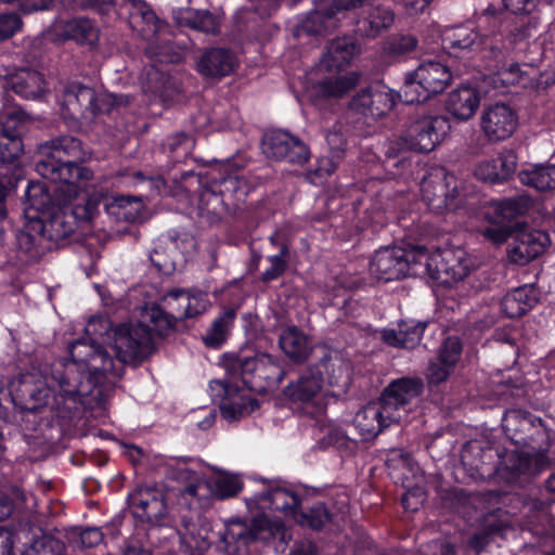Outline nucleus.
Masks as SVG:
<instances>
[{
  "instance_id": "nucleus-1",
  "label": "nucleus",
  "mask_w": 555,
  "mask_h": 555,
  "mask_svg": "<svg viewBox=\"0 0 555 555\" xmlns=\"http://www.w3.org/2000/svg\"><path fill=\"white\" fill-rule=\"evenodd\" d=\"M152 328L147 324H121L111 327L105 318H91L83 336L68 346L70 359L57 360L50 375L35 382L23 377V387L34 400L30 409L49 405L60 409L66 401L78 402L96 385L113 383L124 372V364L142 361L151 351Z\"/></svg>"
},
{
  "instance_id": "nucleus-2",
  "label": "nucleus",
  "mask_w": 555,
  "mask_h": 555,
  "mask_svg": "<svg viewBox=\"0 0 555 555\" xmlns=\"http://www.w3.org/2000/svg\"><path fill=\"white\" fill-rule=\"evenodd\" d=\"M26 197L25 222L17 234V244L31 258H38L50 248L46 243H57L74 232L63 209L73 199L65 202L57 186L51 190L39 181L28 184Z\"/></svg>"
},
{
  "instance_id": "nucleus-3",
  "label": "nucleus",
  "mask_w": 555,
  "mask_h": 555,
  "mask_svg": "<svg viewBox=\"0 0 555 555\" xmlns=\"http://www.w3.org/2000/svg\"><path fill=\"white\" fill-rule=\"evenodd\" d=\"M40 159L37 172L46 180L57 184L64 201L76 199L93 179V172L77 162L87 160L90 155L82 149L80 140L61 137L50 140L39 149Z\"/></svg>"
},
{
  "instance_id": "nucleus-4",
  "label": "nucleus",
  "mask_w": 555,
  "mask_h": 555,
  "mask_svg": "<svg viewBox=\"0 0 555 555\" xmlns=\"http://www.w3.org/2000/svg\"><path fill=\"white\" fill-rule=\"evenodd\" d=\"M301 504L298 491L281 482H270L266 490L246 500V506L253 515L251 528L248 530L242 522L235 521L229 525L223 534L224 543L230 546L232 543L238 545L229 550L236 552L240 545H247L251 540L263 539V532L273 534L280 529L281 521H271L270 512H283L286 516L297 518V509Z\"/></svg>"
},
{
  "instance_id": "nucleus-5",
  "label": "nucleus",
  "mask_w": 555,
  "mask_h": 555,
  "mask_svg": "<svg viewBox=\"0 0 555 555\" xmlns=\"http://www.w3.org/2000/svg\"><path fill=\"white\" fill-rule=\"evenodd\" d=\"M423 389L420 378L404 377L392 382L382 397L360 409L353 425L363 439L375 438L387 427L404 421L411 410V402Z\"/></svg>"
},
{
  "instance_id": "nucleus-6",
  "label": "nucleus",
  "mask_w": 555,
  "mask_h": 555,
  "mask_svg": "<svg viewBox=\"0 0 555 555\" xmlns=\"http://www.w3.org/2000/svg\"><path fill=\"white\" fill-rule=\"evenodd\" d=\"M129 24L147 41L146 53L150 59H156L160 63H177L182 60L183 49L172 44L168 26L157 18L145 2L137 1L132 4Z\"/></svg>"
},
{
  "instance_id": "nucleus-7",
  "label": "nucleus",
  "mask_w": 555,
  "mask_h": 555,
  "mask_svg": "<svg viewBox=\"0 0 555 555\" xmlns=\"http://www.w3.org/2000/svg\"><path fill=\"white\" fill-rule=\"evenodd\" d=\"M120 102L121 96L96 93L91 87L70 82L64 87L60 103L65 117L91 121L98 115L109 113Z\"/></svg>"
},
{
  "instance_id": "nucleus-8",
  "label": "nucleus",
  "mask_w": 555,
  "mask_h": 555,
  "mask_svg": "<svg viewBox=\"0 0 555 555\" xmlns=\"http://www.w3.org/2000/svg\"><path fill=\"white\" fill-rule=\"evenodd\" d=\"M422 257L424 247L403 249L398 246H387L375 251L371 262V274L383 282L399 280L409 275H423Z\"/></svg>"
},
{
  "instance_id": "nucleus-9",
  "label": "nucleus",
  "mask_w": 555,
  "mask_h": 555,
  "mask_svg": "<svg viewBox=\"0 0 555 555\" xmlns=\"http://www.w3.org/2000/svg\"><path fill=\"white\" fill-rule=\"evenodd\" d=\"M452 81L448 65L440 61L422 62L405 75L402 93L406 103H421L441 93Z\"/></svg>"
},
{
  "instance_id": "nucleus-10",
  "label": "nucleus",
  "mask_w": 555,
  "mask_h": 555,
  "mask_svg": "<svg viewBox=\"0 0 555 555\" xmlns=\"http://www.w3.org/2000/svg\"><path fill=\"white\" fill-rule=\"evenodd\" d=\"M423 275L442 285H451L466 278L473 268L468 254L461 247H448L429 253L424 248Z\"/></svg>"
},
{
  "instance_id": "nucleus-11",
  "label": "nucleus",
  "mask_w": 555,
  "mask_h": 555,
  "mask_svg": "<svg viewBox=\"0 0 555 555\" xmlns=\"http://www.w3.org/2000/svg\"><path fill=\"white\" fill-rule=\"evenodd\" d=\"M421 193L428 207L437 212L459 209L466 199L457 191L456 178L443 168L435 169L421 182Z\"/></svg>"
},
{
  "instance_id": "nucleus-12",
  "label": "nucleus",
  "mask_w": 555,
  "mask_h": 555,
  "mask_svg": "<svg viewBox=\"0 0 555 555\" xmlns=\"http://www.w3.org/2000/svg\"><path fill=\"white\" fill-rule=\"evenodd\" d=\"M285 395L293 401L304 404L307 415L324 412L330 390L322 377V366L313 365L305 370L295 383L286 387Z\"/></svg>"
},
{
  "instance_id": "nucleus-13",
  "label": "nucleus",
  "mask_w": 555,
  "mask_h": 555,
  "mask_svg": "<svg viewBox=\"0 0 555 555\" xmlns=\"http://www.w3.org/2000/svg\"><path fill=\"white\" fill-rule=\"evenodd\" d=\"M387 465L393 472H398V478L406 489L402 496L403 507L411 512L417 511L425 500L424 477L421 468L411 455L401 449H393L389 452Z\"/></svg>"
},
{
  "instance_id": "nucleus-14",
  "label": "nucleus",
  "mask_w": 555,
  "mask_h": 555,
  "mask_svg": "<svg viewBox=\"0 0 555 555\" xmlns=\"http://www.w3.org/2000/svg\"><path fill=\"white\" fill-rule=\"evenodd\" d=\"M233 369L241 375L245 386L254 390L262 388L261 385H257V379L264 380L268 386H276L285 377L280 361L264 352L253 357H237L233 362Z\"/></svg>"
},
{
  "instance_id": "nucleus-15",
  "label": "nucleus",
  "mask_w": 555,
  "mask_h": 555,
  "mask_svg": "<svg viewBox=\"0 0 555 555\" xmlns=\"http://www.w3.org/2000/svg\"><path fill=\"white\" fill-rule=\"evenodd\" d=\"M359 74L349 72H318L309 74V86L306 88V96L313 102L325 99H338L348 93L359 82Z\"/></svg>"
},
{
  "instance_id": "nucleus-16",
  "label": "nucleus",
  "mask_w": 555,
  "mask_h": 555,
  "mask_svg": "<svg viewBox=\"0 0 555 555\" xmlns=\"http://www.w3.org/2000/svg\"><path fill=\"white\" fill-rule=\"evenodd\" d=\"M222 189L220 194L212 190L202 192L198 203L199 215L206 217L210 221L219 219L222 214L229 210L225 198L232 196L238 201L247 195V185L245 180L240 177H227L221 182Z\"/></svg>"
},
{
  "instance_id": "nucleus-17",
  "label": "nucleus",
  "mask_w": 555,
  "mask_h": 555,
  "mask_svg": "<svg viewBox=\"0 0 555 555\" xmlns=\"http://www.w3.org/2000/svg\"><path fill=\"white\" fill-rule=\"evenodd\" d=\"M517 124L516 112L503 103L485 107L479 117L480 131L489 142L508 139L515 132Z\"/></svg>"
},
{
  "instance_id": "nucleus-18",
  "label": "nucleus",
  "mask_w": 555,
  "mask_h": 555,
  "mask_svg": "<svg viewBox=\"0 0 555 555\" xmlns=\"http://www.w3.org/2000/svg\"><path fill=\"white\" fill-rule=\"evenodd\" d=\"M262 151L278 160L302 165L310 156L307 145L297 137L283 130H273L263 137Z\"/></svg>"
},
{
  "instance_id": "nucleus-19",
  "label": "nucleus",
  "mask_w": 555,
  "mask_h": 555,
  "mask_svg": "<svg viewBox=\"0 0 555 555\" xmlns=\"http://www.w3.org/2000/svg\"><path fill=\"white\" fill-rule=\"evenodd\" d=\"M209 388L214 400H220L221 415L228 422H235L250 414L258 406L257 401L246 391H240L221 380L211 382Z\"/></svg>"
},
{
  "instance_id": "nucleus-20",
  "label": "nucleus",
  "mask_w": 555,
  "mask_h": 555,
  "mask_svg": "<svg viewBox=\"0 0 555 555\" xmlns=\"http://www.w3.org/2000/svg\"><path fill=\"white\" fill-rule=\"evenodd\" d=\"M132 515L149 524L159 522L167 514L165 494L154 487H140L128 495Z\"/></svg>"
},
{
  "instance_id": "nucleus-21",
  "label": "nucleus",
  "mask_w": 555,
  "mask_h": 555,
  "mask_svg": "<svg viewBox=\"0 0 555 555\" xmlns=\"http://www.w3.org/2000/svg\"><path fill=\"white\" fill-rule=\"evenodd\" d=\"M449 130L448 120L441 116L423 117L408 130L405 144L417 152H430Z\"/></svg>"
},
{
  "instance_id": "nucleus-22",
  "label": "nucleus",
  "mask_w": 555,
  "mask_h": 555,
  "mask_svg": "<svg viewBox=\"0 0 555 555\" xmlns=\"http://www.w3.org/2000/svg\"><path fill=\"white\" fill-rule=\"evenodd\" d=\"M50 31L57 40H73L78 44L96 47L100 40V28L86 16L57 18L51 25Z\"/></svg>"
},
{
  "instance_id": "nucleus-23",
  "label": "nucleus",
  "mask_w": 555,
  "mask_h": 555,
  "mask_svg": "<svg viewBox=\"0 0 555 555\" xmlns=\"http://www.w3.org/2000/svg\"><path fill=\"white\" fill-rule=\"evenodd\" d=\"M156 466L162 468L164 473L171 479L189 482L185 493L191 496H197L199 489L203 488L201 482L202 472L199 463L191 457L182 456H165L155 457Z\"/></svg>"
},
{
  "instance_id": "nucleus-24",
  "label": "nucleus",
  "mask_w": 555,
  "mask_h": 555,
  "mask_svg": "<svg viewBox=\"0 0 555 555\" xmlns=\"http://www.w3.org/2000/svg\"><path fill=\"white\" fill-rule=\"evenodd\" d=\"M480 215L489 223L481 230L482 235L493 244H503L511 235V210L503 202H489Z\"/></svg>"
},
{
  "instance_id": "nucleus-25",
  "label": "nucleus",
  "mask_w": 555,
  "mask_h": 555,
  "mask_svg": "<svg viewBox=\"0 0 555 555\" xmlns=\"http://www.w3.org/2000/svg\"><path fill=\"white\" fill-rule=\"evenodd\" d=\"M551 240L544 231L521 229L516 233L514 245L508 250L509 259L526 263L540 256L550 245Z\"/></svg>"
},
{
  "instance_id": "nucleus-26",
  "label": "nucleus",
  "mask_w": 555,
  "mask_h": 555,
  "mask_svg": "<svg viewBox=\"0 0 555 555\" xmlns=\"http://www.w3.org/2000/svg\"><path fill=\"white\" fill-rule=\"evenodd\" d=\"M370 0H330V7L325 8L323 3L318 4L305 22V29L311 34H323L331 28L336 27L335 16L356 7H361Z\"/></svg>"
},
{
  "instance_id": "nucleus-27",
  "label": "nucleus",
  "mask_w": 555,
  "mask_h": 555,
  "mask_svg": "<svg viewBox=\"0 0 555 555\" xmlns=\"http://www.w3.org/2000/svg\"><path fill=\"white\" fill-rule=\"evenodd\" d=\"M481 102L480 91L469 85H461L451 90L446 99L447 112L459 121L469 120Z\"/></svg>"
},
{
  "instance_id": "nucleus-28",
  "label": "nucleus",
  "mask_w": 555,
  "mask_h": 555,
  "mask_svg": "<svg viewBox=\"0 0 555 555\" xmlns=\"http://www.w3.org/2000/svg\"><path fill=\"white\" fill-rule=\"evenodd\" d=\"M358 52V47L352 38H337L330 43L315 69L318 72L340 73L346 66L350 65Z\"/></svg>"
},
{
  "instance_id": "nucleus-29",
  "label": "nucleus",
  "mask_w": 555,
  "mask_h": 555,
  "mask_svg": "<svg viewBox=\"0 0 555 555\" xmlns=\"http://www.w3.org/2000/svg\"><path fill=\"white\" fill-rule=\"evenodd\" d=\"M516 167L517 157L514 151L503 149L495 157L480 162L475 169V175L483 181L495 183L508 179Z\"/></svg>"
},
{
  "instance_id": "nucleus-30",
  "label": "nucleus",
  "mask_w": 555,
  "mask_h": 555,
  "mask_svg": "<svg viewBox=\"0 0 555 555\" xmlns=\"http://www.w3.org/2000/svg\"><path fill=\"white\" fill-rule=\"evenodd\" d=\"M165 304L171 309L176 319L192 318L205 312L209 301L204 293H188L184 291H172L165 297Z\"/></svg>"
},
{
  "instance_id": "nucleus-31",
  "label": "nucleus",
  "mask_w": 555,
  "mask_h": 555,
  "mask_svg": "<svg viewBox=\"0 0 555 555\" xmlns=\"http://www.w3.org/2000/svg\"><path fill=\"white\" fill-rule=\"evenodd\" d=\"M461 350L456 337H448L444 340L436 361L429 364L427 377L430 383L439 384L449 377L460 359Z\"/></svg>"
},
{
  "instance_id": "nucleus-32",
  "label": "nucleus",
  "mask_w": 555,
  "mask_h": 555,
  "mask_svg": "<svg viewBox=\"0 0 555 555\" xmlns=\"http://www.w3.org/2000/svg\"><path fill=\"white\" fill-rule=\"evenodd\" d=\"M236 65L235 56L225 49H211L203 54L197 70L206 77H223L231 74Z\"/></svg>"
},
{
  "instance_id": "nucleus-33",
  "label": "nucleus",
  "mask_w": 555,
  "mask_h": 555,
  "mask_svg": "<svg viewBox=\"0 0 555 555\" xmlns=\"http://www.w3.org/2000/svg\"><path fill=\"white\" fill-rule=\"evenodd\" d=\"M279 345L283 352L295 362L305 361L312 351L308 336L295 325L283 328L279 336Z\"/></svg>"
},
{
  "instance_id": "nucleus-34",
  "label": "nucleus",
  "mask_w": 555,
  "mask_h": 555,
  "mask_svg": "<svg viewBox=\"0 0 555 555\" xmlns=\"http://www.w3.org/2000/svg\"><path fill=\"white\" fill-rule=\"evenodd\" d=\"M539 296L534 286L524 285L507 293L501 302L503 312L508 318H519L538 302Z\"/></svg>"
},
{
  "instance_id": "nucleus-35",
  "label": "nucleus",
  "mask_w": 555,
  "mask_h": 555,
  "mask_svg": "<svg viewBox=\"0 0 555 555\" xmlns=\"http://www.w3.org/2000/svg\"><path fill=\"white\" fill-rule=\"evenodd\" d=\"M315 365L322 366V374L327 375L325 386L330 390V396H338L347 390L350 384V372L348 364L341 359L327 357Z\"/></svg>"
},
{
  "instance_id": "nucleus-36",
  "label": "nucleus",
  "mask_w": 555,
  "mask_h": 555,
  "mask_svg": "<svg viewBox=\"0 0 555 555\" xmlns=\"http://www.w3.org/2000/svg\"><path fill=\"white\" fill-rule=\"evenodd\" d=\"M424 331L425 324L421 322H402L398 330H384L382 338L388 345L411 349L420 343Z\"/></svg>"
},
{
  "instance_id": "nucleus-37",
  "label": "nucleus",
  "mask_w": 555,
  "mask_h": 555,
  "mask_svg": "<svg viewBox=\"0 0 555 555\" xmlns=\"http://www.w3.org/2000/svg\"><path fill=\"white\" fill-rule=\"evenodd\" d=\"M309 416L314 420L312 424L313 438L321 448L341 447L346 443L347 435L345 430L339 425L328 422L324 412Z\"/></svg>"
},
{
  "instance_id": "nucleus-38",
  "label": "nucleus",
  "mask_w": 555,
  "mask_h": 555,
  "mask_svg": "<svg viewBox=\"0 0 555 555\" xmlns=\"http://www.w3.org/2000/svg\"><path fill=\"white\" fill-rule=\"evenodd\" d=\"M10 87L16 93L26 99H37L44 90L42 75L31 69H20L10 78Z\"/></svg>"
},
{
  "instance_id": "nucleus-39",
  "label": "nucleus",
  "mask_w": 555,
  "mask_h": 555,
  "mask_svg": "<svg viewBox=\"0 0 555 555\" xmlns=\"http://www.w3.org/2000/svg\"><path fill=\"white\" fill-rule=\"evenodd\" d=\"M175 21L180 26L190 27L207 34L219 30V20L206 10L181 9L175 12Z\"/></svg>"
},
{
  "instance_id": "nucleus-40",
  "label": "nucleus",
  "mask_w": 555,
  "mask_h": 555,
  "mask_svg": "<svg viewBox=\"0 0 555 555\" xmlns=\"http://www.w3.org/2000/svg\"><path fill=\"white\" fill-rule=\"evenodd\" d=\"M181 542L194 553L201 555L206 552L211 544L209 529L194 521H184L183 530L180 531Z\"/></svg>"
},
{
  "instance_id": "nucleus-41",
  "label": "nucleus",
  "mask_w": 555,
  "mask_h": 555,
  "mask_svg": "<svg viewBox=\"0 0 555 555\" xmlns=\"http://www.w3.org/2000/svg\"><path fill=\"white\" fill-rule=\"evenodd\" d=\"M520 182L541 192L555 190V164L537 165L519 173Z\"/></svg>"
},
{
  "instance_id": "nucleus-42",
  "label": "nucleus",
  "mask_w": 555,
  "mask_h": 555,
  "mask_svg": "<svg viewBox=\"0 0 555 555\" xmlns=\"http://www.w3.org/2000/svg\"><path fill=\"white\" fill-rule=\"evenodd\" d=\"M395 22V13L385 7H374L359 21L360 30L366 36L374 37L388 29Z\"/></svg>"
},
{
  "instance_id": "nucleus-43",
  "label": "nucleus",
  "mask_w": 555,
  "mask_h": 555,
  "mask_svg": "<svg viewBox=\"0 0 555 555\" xmlns=\"http://www.w3.org/2000/svg\"><path fill=\"white\" fill-rule=\"evenodd\" d=\"M234 318L235 312L231 309L225 310L217 318L204 338L206 345L209 347H218L221 345L230 332Z\"/></svg>"
},
{
  "instance_id": "nucleus-44",
  "label": "nucleus",
  "mask_w": 555,
  "mask_h": 555,
  "mask_svg": "<svg viewBox=\"0 0 555 555\" xmlns=\"http://www.w3.org/2000/svg\"><path fill=\"white\" fill-rule=\"evenodd\" d=\"M242 488L240 476L228 472H221L211 483L212 494L220 500L236 495Z\"/></svg>"
},
{
  "instance_id": "nucleus-45",
  "label": "nucleus",
  "mask_w": 555,
  "mask_h": 555,
  "mask_svg": "<svg viewBox=\"0 0 555 555\" xmlns=\"http://www.w3.org/2000/svg\"><path fill=\"white\" fill-rule=\"evenodd\" d=\"M400 98V94L395 90L388 88L384 85H375L373 86V107H372V116L379 117L389 112L397 100Z\"/></svg>"
},
{
  "instance_id": "nucleus-46",
  "label": "nucleus",
  "mask_w": 555,
  "mask_h": 555,
  "mask_svg": "<svg viewBox=\"0 0 555 555\" xmlns=\"http://www.w3.org/2000/svg\"><path fill=\"white\" fill-rule=\"evenodd\" d=\"M25 120V114L17 107H5L0 112V134L2 137L20 138V129Z\"/></svg>"
},
{
  "instance_id": "nucleus-47",
  "label": "nucleus",
  "mask_w": 555,
  "mask_h": 555,
  "mask_svg": "<svg viewBox=\"0 0 555 555\" xmlns=\"http://www.w3.org/2000/svg\"><path fill=\"white\" fill-rule=\"evenodd\" d=\"M301 526H307L312 529H320L330 520V514L322 503L311 507L308 513H298L297 518H294Z\"/></svg>"
},
{
  "instance_id": "nucleus-48",
  "label": "nucleus",
  "mask_w": 555,
  "mask_h": 555,
  "mask_svg": "<svg viewBox=\"0 0 555 555\" xmlns=\"http://www.w3.org/2000/svg\"><path fill=\"white\" fill-rule=\"evenodd\" d=\"M176 247V242L168 240L166 244V250L162 249V246H156L153 254L150 256L151 261L159 271L164 273H170L176 269V262L171 256Z\"/></svg>"
},
{
  "instance_id": "nucleus-49",
  "label": "nucleus",
  "mask_w": 555,
  "mask_h": 555,
  "mask_svg": "<svg viewBox=\"0 0 555 555\" xmlns=\"http://www.w3.org/2000/svg\"><path fill=\"white\" fill-rule=\"evenodd\" d=\"M287 255L288 249L286 246H283L279 254L268 257L270 268L262 273V281L269 282L275 280L284 273L287 267Z\"/></svg>"
},
{
  "instance_id": "nucleus-50",
  "label": "nucleus",
  "mask_w": 555,
  "mask_h": 555,
  "mask_svg": "<svg viewBox=\"0 0 555 555\" xmlns=\"http://www.w3.org/2000/svg\"><path fill=\"white\" fill-rule=\"evenodd\" d=\"M21 138L2 137L0 134V164L11 163L23 153Z\"/></svg>"
},
{
  "instance_id": "nucleus-51",
  "label": "nucleus",
  "mask_w": 555,
  "mask_h": 555,
  "mask_svg": "<svg viewBox=\"0 0 555 555\" xmlns=\"http://www.w3.org/2000/svg\"><path fill=\"white\" fill-rule=\"evenodd\" d=\"M22 27V21L15 13H4L0 15V41L5 40L16 34Z\"/></svg>"
},
{
  "instance_id": "nucleus-52",
  "label": "nucleus",
  "mask_w": 555,
  "mask_h": 555,
  "mask_svg": "<svg viewBox=\"0 0 555 555\" xmlns=\"http://www.w3.org/2000/svg\"><path fill=\"white\" fill-rule=\"evenodd\" d=\"M373 86L361 90L351 101L350 107L363 115L372 116Z\"/></svg>"
},
{
  "instance_id": "nucleus-53",
  "label": "nucleus",
  "mask_w": 555,
  "mask_h": 555,
  "mask_svg": "<svg viewBox=\"0 0 555 555\" xmlns=\"http://www.w3.org/2000/svg\"><path fill=\"white\" fill-rule=\"evenodd\" d=\"M496 77L504 86L516 85L524 82L525 72L521 70L518 64H511L502 68Z\"/></svg>"
},
{
  "instance_id": "nucleus-54",
  "label": "nucleus",
  "mask_w": 555,
  "mask_h": 555,
  "mask_svg": "<svg viewBox=\"0 0 555 555\" xmlns=\"http://www.w3.org/2000/svg\"><path fill=\"white\" fill-rule=\"evenodd\" d=\"M417 46V40L411 35H403L395 38L390 43V50L395 54H403L414 50Z\"/></svg>"
},
{
  "instance_id": "nucleus-55",
  "label": "nucleus",
  "mask_w": 555,
  "mask_h": 555,
  "mask_svg": "<svg viewBox=\"0 0 555 555\" xmlns=\"http://www.w3.org/2000/svg\"><path fill=\"white\" fill-rule=\"evenodd\" d=\"M504 7L514 14H529L538 3V0H502Z\"/></svg>"
},
{
  "instance_id": "nucleus-56",
  "label": "nucleus",
  "mask_w": 555,
  "mask_h": 555,
  "mask_svg": "<svg viewBox=\"0 0 555 555\" xmlns=\"http://www.w3.org/2000/svg\"><path fill=\"white\" fill-rule=\"evenodd\" d=\"M125 205H128V197L125 196L106 198L104 203L106 212L118 221L121 219Z\"/></svg>"
},
{
  "instance_id": "nucleus-57",
  "label": "nucleus",
  "mask_w": 555,
  "mask_h": 555,
  "mask_svg": "<svg viewBox=\"0 0 555 555\" xmlns=\"http://www.w3.org/2000/svg\"><path fill=\"white\" fill-rule=\"evenodd\" d=\"M142 204L139 199L128 197V205H125L120 221L134 222L141 216Z\"/></svg>"
},
{
  "instance_id": "nucleus-58",
  "label": "nucleus",
  "mask_w": 555,
  "mask_h": 555,
  "mask_svg": "<svg viewBox=\"0 0 555 555\" xmlns=\"http://www.w3.org/2000/svg\"><path fill=\"white\" fill-rule=\"evenodd\" d=\"M103 540V533L99 528H87L80 532V543L85 547H93Z\"/></svg>"
},
{
  "instance_id": "nucleus-59",
  "label": "nucleus",
  "mask_w": 555,
  "mask_h": 555,
  "mask_svg": "<svg viewBox=\"0 0 555 555\" xmlns=\"http://www.w3.org/2000/svg\"><path fill=\"white\" fill-rule=\"evenodd\" d=\"M326 141L331 150L333 151L334 156L338 157L339 153L343 151L345 145V139L339 131H331L326 135Z\"/></svg>"
},
{
  "instance_id": "nucleus-60",
  "label": "nucleus",
  "mask_w": 555,
  "mask_h": 555,
  "mask_svg": "<svg viewBox=\"0 0 555 555\" xmlns=\"http://www.w3.org/2000/svg\"><path fill=\"white\" fill-rule=\"evenodd\" d=\"M454 36L456 38L454 42L460 48H469L470 46H473L475 43V40L478 37V34L473 33V31L468 33V30L466 28H460V29H457V31Z\"/></svg>"
},
{
  "instance_id": "nucleus-61",
  "label": "nucleus",
  "mask_w": 555,
  "mask_h": 555,
  "mask_svg": "<svg viewBox=\"0 0 555 555\" xmlns=\"http://www.w3.org/2000/svg\"><path fill=\"white\" fill-rule=\"evenodd\" d=\"M13 544L14 540L12 532L0 527V555H12Z\"/></svg>"
},
{
  "instance_id": "nucleus-62",
  "label": "nucleus",
  "mask_w": 555,
  "mask_h": 555,
  "mask_svg": "<svg viewBox=\"0 0 555 555\" xmlns=\"http://www.w3.org/2000/svg\"><path fill=\"white\" fill-rule=\"evenodd\" d=\"M531 457L529 456H517L518 464H513L512 468L514 469L515 475H521V474H535L537 470L531 469Z\"/></svg>"
},
{
  "instance_id": "nucleus-63",
  "label": "nucleus",
  "mask_w": 555,
  "mask_h": 555,
  "mask_svg": "<svg viewBox=\"0 0 555 555\" xmlns=\"http://www.w3.org/2000/svg\"><path fill=\"white\" fill-rule=\"evenodd\" d=\"M433 0H403L406 12L411 15L424 12Z\"/></svg>"
},
{
  "instance_id": "nucleus-64",
  "label": "nucleus",
  "mask_w": 555,
  "mask_h": 555,
  "mask_svg": "<svg viewBox=\"0 0 555 555\" xmlns=\"http://www.w3.org/2000/svg\"><path fill=\"white\" fill-rule=\"evenodd\" d=\"M13 512V502L8 493L0 491V521L5 519Z\"/></svg>"
}]
</instances>
